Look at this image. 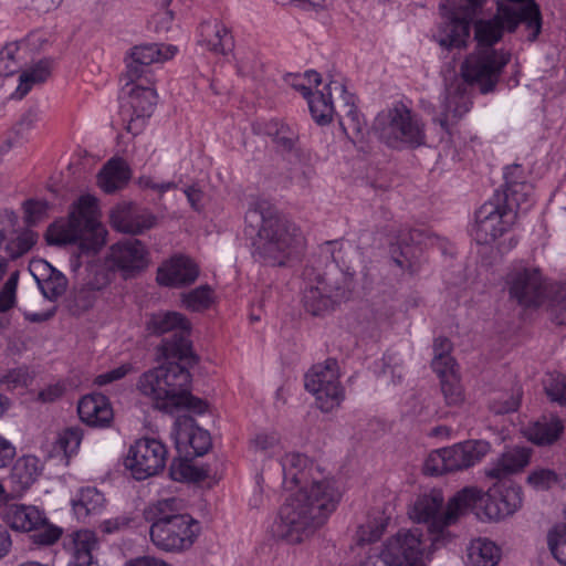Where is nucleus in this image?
<instances>
[{
  "instance_id": "1",
  "label": "nucleus",
  "mask_w": 566,
  "mask_h": 566,
  "mask_svg": "<svg viewBox=\"0 0 566 566\" xmlns=\"http://www.w3.org/2000/svg\"><path fill=\"white\" fill-rule=\"evenodd\" d=\"M283 485L286 490L298 486L281 506L274 532L290 544H300L321 530L335 512L342 493L331 478L308 482L311 469L301 453H286L281 459Z\"/></svg>"
},
{
  "instance_id": "2",
  "label": "nucleus",
  "mask_w": 566,
  "mask_h": 566,
  "mask_svg": "<svg viewBox=\"0 0 566 566\" xmlns=\"http://www.w3.org/2000/svg\"><path fill=\"white\" fill-rule=\"evenodd\" d=\"M520 23L523 22L511 8H499L494 18L475 23L478 50L464 61L461 69L464 81L452 84L447 90L442 111L434 119L443 130L449 132L450 127L470 111V84H478L483 94L494 90L503 67L510 61V55L492 46L501 40L504 30L513 32Z\"/></svg>"
},
{
  "instance_id": "3",
  "label": "nucleus",
  "mask_w": 566,
  "mask_h": 566,
  "mask_svg": "<svg viewBox=\"0 0 566 566\" xmlns=\"http://www.w3.org/2000/svg\"><path fill=\"white\" fill-rule=\"evenodd\" d=\"M190 382L191 375L186 367L169 363L142 374L137 389L159 411L175 413L187 409L201 415L207 403L190 394Z\"/></svg>"
},
{
  "instance_id": "4",
  "label": "nucleus",
  "mask_w": 566,
  "mask_h": 566,
  "mask_svg": "<svg viewBox=\"0 0 566 566\" xmlns=\"http://www.w3.org/2000/svg\"><path fill=\"white\" fill-rule=\"evenodd\" d=\"M150 523L153 544L165 552H182L190 548L199 535V522L184 512L182 501L168 497L150 503L144 511Z\"/></svg>"
},
{
  "instance_id": "5",
  "label": "nucleus",
  "mask_w": 566,
  "mask_h": 566,
  "mask_svg": "<svg viewBox=\"0 0 566 566\" xmlns=\"http://www.w3.org/2000/svg\"><path fill=\"white\" fill-rule=\"evenodd\" d=\"M107 231L98 220L97 201L82 196L70 211L67 220H59L46 231L49 244L78 243L84 253H96L106 242Z\"/></svg>"
},
{
  "instance_id": "6",
  "label": "nucleus",
  "mask_w": 566,
  "mask_h": 566,
  "mask_svg": "<svg viewBox=\"0 0 566 566\" xmlns=\"http://www.w3.org/2000/svg\"><path fill=\"white\" fill-rule=\"evenodd\" d=\"M480 496V489L464 488L449 500L446 510L442 511L443 496L441 492L432 491L430 494L417 499L410 512V517L418 523L428 524L429 531L433 535V544L446 541L449 536L446 530L468 513L476 504Z\"/></svg>"
},
{
  "instance_id": "7",
  "label": "nucleus",
  "mask_w": 566,
  "mask_h": 566,
  "mask_svg": "<svg viewBox=\"0 0 566 566\" xmlns=\"http://www.w3.org/2000/svg\"><path fill=\"white\" fill-rule=\"evenodd\" d=\"M247 218L262 222L253 242L254 256L269 265H284L301 244L298 228L285 218L256 209L249 211Z\"/></svg>"
},
{
  "instance_id": "8",
  "label": "nucleus",
  "mask_w": 566,
  "mask_h": 566,
  "mask_svg": "<svg viewBox=\"0 0 566 566\" xmlns=\"http://www.w3.org/2000/svg\"><path fill=\"white\" fill-rule=\"evenodd\" d=\"M146 327L154 335L171 333V337L165 338L161 344L165 358L186 360L188 364L196 363L189 339L191 325L185 315L178 312L154 313L147 319Z\"/></svg>"
},
{
  "instance_id": "9",
  "label": "nucleus",
  "mask_w": 566,
  "mask_h": 566,
  "mask_svg": "<svg viewBox=\"0 0 566 566\" xmlns=\"http://www.w3.org/2000/svg\"><path fill=\"white\" fill-rule=\"evenodd\" d=\"M374 130L390 147H416L424 143L422 125L405 105L399 104L380 112L374 122Z\"/></svg>"
},
{
  "instance_id": "10",
  "label": "nucleus",
  "mask_w": 566,
  "mask_h": 566,
  "mask_svg": "<svg viewBox=\"0 0 566 566\" xmlns=\"http://www.w3.org/2000/svg\"><path fill=\"white\" fill-rule=\"evenodd\" d=\"M485 0H450L441 6L442 21L436 39L447 49H461L467 45L470 25Z\"/></svg>"
},
{
  "instance_id": "11",
  "label": "nucleus",
  "mask_w": 566,
  "mask_h": 566,
  "mask_svg": "<svg viewBox=\"0 0 566 566\" xmlns=\"http://www.w3.org/2000/svg\"><path fill=\"white\" fill-rule=\"evenodd\" d=\"M491 451L485 440H467L449 448L431 452L424 462V471L431 475L467 470L480 463Z\"/></svg>"
},
{
  "instance_id": "12",
  "label": "nucleus",
  "mask_w": 566,
  "mask_h": 566,
  "mask_svg": "<svg viewBox=\"0 0 566 566\" xmlns=\"http://www.w3.org/2000/svg\"><path fill=\"white\" fill-rule=\"evenodd\" d=\"M419 528L401 530L389 538L375 559L365 566H426V545Z\"/></svg>"
},
{
  "instance_id": "13",
  "label": "nucleus",
  "mask_w": 566,
  "mask_h": 566,
  "mask_svg": "<svg viewBox=\"0 0 566 566\" xmlns=\"http://www.w3.org/2000/svg\"><path fill=\"white\" fill-rule=\"evenodd\" d=\"M338 365L335 359L313 366L305 375V388L315 397L316 406L323 412L339 407L344 399V388L338 380Z\"/></svg>"
},
{
  "instance_id": "14",
  "label": "nucleus",
  "mask_w": 566,
  "mask_h": 566,
  "mask_svg": "<svg viewBox=\"0 0 566 566\" xmlns=\"http://www.w3.org/2000/svg\"><path fill=\"white\" fill-rule=\"evenodd\" d=\"M352 286V279L342 273L335 277L329 275L318 277L316 284L310 285L304 291V307L314 316L322 315L348 300Z\"/></svg>"
},
{
  "instance_id": "15",
  "label": "nucleus",
  "mask_w": 566,
  "mask_h": 566,
  "mask_svg": "<svg viewBox=\"0 0 566 566\" xmlns=\"http://www.w3.org/2000/svg\"><path fill=\"white\" fill-rule=\"evenodd\" d=\"M515 221L512 210L505 209L493 196L475 212L472 234L479 244H489L509 231Z\"/></svg>"
},
{
  "instance_id": "16",
  "label": "nucleus",
  "mask_w": 566,
  "mask_h": 566,
  "mask_svg": "<svg viewBox=\"0 0 566 566\" xmlns=\"http://www.w3.org/2000/svg\"><path fill=\"white\" fill-rule=\"evenodd\" d=\"M167 450L157 439L143 438L128 450L125 467L136 480H145L165 468Z\"/></svg>"
},
{
  "instance_id": "17",
  "label": "nucleus",
  "mask_w": 566,
  "mask_h": 566,
  "mask_svg": "<svg viewBox=\"0 0 566 566\" xmlns=\"http://www.w3.org/2000/svg\"><path fill=\"white\" fill-rule=\"evenodd\" d=\"M510 297L525 307L539 306L546 298V286L538 269L516 266L506 275Z\"/></svg>"
},
{
  "instance_id": "18",
  "label": "nucleus",
  "mask_w": 566,
  "mask_h": 566,
  "mask_svg": "<svg viewBox=\"0 0 566 566\" xmlns=\"http://www.w3.org/2000/svg\"><path fill=\"white\" fill-rule=\"evenodd\" d=\"M178 52L177 46L165 43H149L136 45L126 59V77L130 81H140L147 77L149 66L172 59Z\"/></svg>"
},
{
  "instance_id": "19",
  "label": "nucleus",
  "mask_w": 566,
  "mask_h": 566,
  "mask_svg": "<svg viewBox=\"0 0 566 566\" xmlns=\"http://www.w3.org/2000/svg\"><path fill=\"white\" fill-rule=\"evenodd\" d=\"M171 438L179 454L186 457H200L211 448V438L208 431L196 426L193 418L179 416L171 430Z\"/></svg>"
},
{
  "instance_id": "20",
  "label": "nucleus",
  "mask_w": 566,
  "mask_h": 566,
  "mask_svg": "<svg viewBox=\"0 0 566 566\" xmlns=\"http://www.w3.org/2000/svg\"><path fill=\"white\" fill-rule=\"evenodd\" d=\"M522 171L520 166L505 169V189L496 191L493 196L505 209L510 208L516 220L518 214L527 212L533 206V187L526 181H518L517 175Z\"/></svg>"
},
{
  "instance_id": "21",
  "label": "nucleus",
  "mask_w": 566,
  "mask_h": 566,
  "mask_svg": "<svg viewBox=\"0 0 566 566\" xmlns=\"http://www.w3.org/2000/svg\"><path fill=\"white\" fill-rule=\"evenodd\" d=\"M106 263L111 269L130 275L147 268L148 251L140 240L125 239L111 245Z\"/></svg>"
},
{
  "instance_id": "22",
  "label": "nucleus",
  "mask_w": 566,
  "mask_h": 566,
  "mask_svg": "<svg viewBox=\"0 0 566 566\" xmlns=\"http://www.w3.org/2000/svg\"><path fill=\"white\" fill-rule=\"evenodd\" d=\"M480 501L484 507V515L490 521H499L514 514L523 503L522 489L518 485H503L491 490L488 494L481 492Z\"/></svg>"
},
{
  "instance_id": "23",
  "label": "nucleus",
  "mask_w": 566,
  "mask_h": 566,
  "mask_svg": "<svg viewBox=\"0 0 566 566\" xmlns=\"http://www.w3.org/2000/svg\"><path fill=\"white\" fill-rule=\"evenodd\" d=\"M109 220L112 227L119 232L139 234L151 229L157 218L132 202H122L111 210Z\"/></svg>"
},
{
  "instance_id": "24",
  "label": "nucleus",
  "mask_w": 566,
  "mask_h": 566,
  "mask_svg": "<svg viewBox=\"0 0 566 566\" xmlns=\"http://www.w3.org/2000/svg\"><path fill=\"white\" fill-rule=\"evenodd\" d=\"M199 276V266L187 255L177 254L164 262L157 271V282L168 287H184Z\"/></svg>"
},
{
  "instance_id": "25",
  "label": "nucleus",
  "mask_w": 566,
  "mask_h": 566,
  "mask_svg": "<svg viewBox=\"0 0 566 566\" xmlns=\"http://www.w3.org/2000/svg\"><path fill=\"white\" fill-rule=\"evenodd\" d=\"M334 87L340 94L343 109L339 118V125L345 135L353 142L363 136L366 128V120L358 112L355 105V96L347 92L345 85L336 80L329 82V88Z\"/></svg>"
},
{
  "instance_id": "26",
  "label": "nucleus",
  "mask_w": 566,
  "mask_h": 566,
  "mask_svg": "<svg viewBox=\"0 0 566 566\" xmlns=\"http://www.w3.org/2000/svg\"><path fill=\"white\" fill-rule=\"evenodd\" d=\"M64 547L71 553L67 566H98L93 555L98 547V541L93 531L73 532L65 537Z\"/></svg>"
},
{
  "instance_id": "27",
  "label": "nucleus",
  "mask_w": 566,
  "mask_h": 566,
  "mask_svg": "<svg viewBox=\"0 0 566 566\" xmlns=\"http://www.w3.org/2000/svg\"><path fill=\"white\" fill-rule=\"evenodd\" d=\"M81 420L92 427H107L114 413L108 399L101 394L84 396L77 405Z\"/></svg>"
},
{
  "instance_id": "28",
  "label": "nucleus",
  "mask_w": 566,
  "mask_h": 566,
  "mask_svg": "<svg viewBox=\"0 0 566 566\" xmlns=\"http://www.w3.org/2000/svg\"><path fill=\"white\" fill-rule=\"evenodd\" d=\"M530 452L525 448H514L505 451L484 469L488 478L502 480L521 471L530 461Z\"/></svg>"
},
{
  "instance_id": "29",
  "label": "nucleus",
  "mask_w": 566,
  "mask_h": 566,
  "mask_svg": "<svg viewBox=\"0 0 566 566\" xmlns=\"http://www.w3.org/2000/svg\"><path fill=\"white\" fill-rule=\"evenodd\" d=\"M4 521L11 528L21 532H32L45 523V514L36 506L10 504L3 514Z\"/></svg>"
},
{
  "instance_id": "30",
  "label": "nucleus",
  "mask_w": 566,
  "mask_h": 566,
  "mask_svg": "<svg viewBox=\"0 0 566 566\" xmlns=\"http://www.w3.org/2000/svg\"><path fill=\"white\" fill-rule=\"evenodd\" d=\"M136 82L128 80L123 92L128 95V104L136 119L149 117L157 103L156 91Z\"/></svg>"
},
{
  "instance_id": "31",
  "label": "nucleus",
  "mask_w": 566,
  "mask_h": 566,
  "mask_svg": "<svg viewBox=\"0 0 566 566\" xmlns=\"http://www.w3.org/2000/svg\"><path fill=\"white\" fill-rule=\"evenodd\" d=\"M15 221L12 229L6 231L4 238L0 240V256H6V261L9 259H17L24 253L29 252L35 244L38 235L30 230L18 232Z\"/></svg>"
},
{
  "instance_id": "32",
  "label": "nucleus",
  "mask_w": 566,
  "mask_h": 566,
  "mask_svg": "<svg viewBox=\"0 0 566 566\" xmlns=\"http://www.w3.org/2000/svg\"><path fill=\"white\" fill-rule=\"evenodd\" d=\"M129 178V167L120 158L108 160L97 176L98 186L106 193H113L124 188Z\"/></svg>"
},
{
  "instance_id": "33",
  "label": "nucleus",
  "mask_w": 566,
  "mask_h": 566,
  "mask_svg": "<svg viewBox=\"0 0 566 566\" xmlns=\"http://www.w3.org/2000/svg\"><path fill=\"white\" fill-rule=\"evenodd\" d=\"M511 3L499 8H511L525 24L528 41H535L542 30V14L535 0H509Z\"/></svg>"
},
{
  "instance_id": "34",
  "label": "nucleus",
  "mask_w": 566,
  "mask_h": 566,
  "mask_svg": "<svg viewBox=\"0 0 566 566\" xmlns=\"http://www.w3.org/2000/svg\"><path fill=\"white\" fill-rule=\"evenodd\" d=\"M198 42L209 51L223 53L231 42V36L220 21L210 20L201 23Z\"/></svg>"
},
{
  "instance_id": "35",
  "label": "nucleus",
  "mask_w": 566,
  "mask_h": 566,
  "mask_svg": "<svg viewBox=\"0 0 566 566\" xmlns=\"http://www.w3.org/2000/svg\"><path fill=\"white\" fill-rule=\"evenodd\" d=\"M53 60L45 57L25 69L19 77V85L13 94L17 98L24 97L33 86L44 83L51 74Z\"/></svg>"
},
{
  "instance_id": "36",
  "label": "nucleus",
  "mask_w": 566,
  "mask_h": 566,
  "mask_svg": "<svg viewBox=\"0 0 566 566\" xmlns=\"http://www.w3.org/2000/svg\"><path fill=\"white\" fill-rule=\"evenodd\" d=\"M500 557V548L486 538L474 539L468 547V560L471 566H495Z\"/></svg>"
},
{
  "instance_id": "37",
  "label": "nucleus",
  "mask_w": 566,
  "mask_h": 566,
  "mask_svg": "<svg viewBox=\"0 0 566 566\" xmlns=\"http://www.w3.org/2000/svg\"><path fill=\"white\" fill-rule=\"evenodd\" d=\"M564 430L563 422L558 418L543 419L530 426L525 434L538 446H547L555 442Z\"/></svg>"
},
{
  "instance_id": "38",
  "label": "nucleus",
  "mask_w": 566,
  "mask_h": 566,
  "mask_svg": "<svg viewBox=\"0 0 566 566\" xmlns=\"http://www.w3.org/2000/svg\"><path fill=\"white\" fill-rule=\"evenodd\" d=\"M336 92L334 87L329 88V83L324 87V91L314 92L308 97L307 104L313 119L319 124H328L334 114V105L331 99L332 92Z\"/></svg>"
},
{
  "instance_id": "39",
  "label": "nucleus",
  "mask_w": 566,
  "mask_h": 566,
  "mask_svg": "<svg viewBox=\"0 0 566 566\" xmlns=\"http://www.w3.org/2000/svg\"><path fill=\"white\" fill-rule=\"evenodd\" d=\"M105 497L96 488H83L73 500V510L78 518L99 513L105 506Z\"/></svg>"
},
{
  "instance_id": "40",
  "label": "nucleus",
  "mask_w": 566,
  "mask_h": 566,
  "mask_svg": "<svg viewBox=\"0 0 566 566\" xmlns=\"http://www.w3.org/2000/svg\"><path fill=\"white\" fill-rule=\"evenodd\" d=\"M40 460L34 455L19 458L11 471L12 479L21 489H28L41 473Z\"/></svg>"
},
{
  "instance_id": "41",
  "label": "nucleus",
  "mask_w": 566,
  "mask_h": 566,
  "mask_svg": "<svg viewBox=\"0 0 566 566\" xmlns=\"http://www.w3.org/2000/svg\"><path fill=\"white\" fill-rule=\"evenodd\" d=\"M83 439V431L78 427H70L60 431L53 442L51 453L53 457L70 458L77 452Z\"/></svg>"
},
{
  "instance_id": "42",
  "label": "nucleus",
  "mask_w": 566,
  "mask_h": 566,
  "mask_svg": "<svg viewBox=\"0 0 566 566\" xmlns=\"http://www.w3.org/2000/svg\"><path fill=\"white\" fill-rule=\"evenodd\" d=\"M34 266L42 268L44 271L49 272L48 277H43L41 283V290L45 297L55 300L65 292L67 281L61 272L56 271L44 261L34 263Z\"/></svg>"
},
{
  "instance_id": "43",
  "label": "nucleus",
  "mask_w": 566,
  "mask_h": 566,
  "mask_svg": "<svg viewBox=\"0 0 566 566\" xmlns=\"http://www.w3.org/2000/svg\"><path fill=\"white\" fill-rule=\"evenodd\" d=\"M266 135L283 150H291L297 140V132L280 119H271L264 126Z\"/></svg>"
},
{
  "instance_id": "44",
  "label": "nucleus",
  "mask_w": 566,
  "mask_h": 566,
  "mask_svg": "<svg viewBox=\"0 0 566 566\" xmlns=\"http://www.w3.org/2000/svg\"><path fill=\"white\" fill-rule=\"evenodd\" d=\"M214 302L213 290L209 285H201L188 293H182V306L191 312H201Z\"/></svg>"
},
{
  "instance_id": "45",
  "label": "nucleus",
  "mask_w": 566,
  "mask_h": 566,
  "mask_svg": "<svg viewBox=\"0 0 566 566\" xmlns=\"http://www.w3.org/2000/svg\"><path fill=\"white\" fill-rule=\"evenodd\" d=\"M21 44L19 42L8 43L0 51V75L9 76L14 74L21 66Z\"/></svg>"
},
{
  "instance_id": "46",
  "label": "nucleus",
  "mask_w": 566,
  "mask_h": 566,
  "mask_svg": "<svg viewBox=\"0 0 566 566\" xmlns=\"http://www.w3.org/2000/svg\"><path fill=\"white\" fill-rule=\"evenodd\" d=\"M547 543L553 556L566 566V524L554 526L547 535Z\"/></svg>"
},
{
  "instance_id": "47",
  "label": "nucleus",
  "mask_w": 566,
  "mask_h": 566,
  "mask_svg": "<svg viewBox=\"0 0 566 566\" xmlns=\"http://www.w3.org/2000/svg\"><path fill=\"white\" fill-rule=\"evenodd\" d=\"M101 290V286L94 285L93 283H87L83 287L78 289L73 298L72 311L74 314H81L91 307H93L96 298L97 292Z\"/></svg>"
},
{
  "instance_id": "48",
  "label": "nucleus",
  "mask_w": 566,
  "mask_h": 566,
  "mask_svg": "<svg viewBox=\"0 0 566 566\" xmlns=\"http://www.w3.org/2000/svg\"><path fill=\"white\" fill-rule=\"evenodd\" d=\"M559 479L554 470L537 468L530 472L527 483L535 490L544 491L553 488Z\"/></svg>"
},
{
  "instance_id": "49",
  "label": "nucleus",
  "mask_w": 566,
  "mask_h": 566,
  "mask_svg": "<svg viewBox=\"0 0 566 566\" xmlns=\"http://www.w3.org/2000/svg\"><path fill=\"white\" fill-rule=\"evenodd\" d=\"M280 447L276 432H259L250 441V449L263 455H271Z\"/></svg>"
},
{
  "instance_id": "50",
  "label": "nucleus",
  "mask_w": 566,
  "mask_h": 566,
  "mask_svg": "<svg viewBox=\"0 0 566 566\" xmlns=\"http://www.w3.org/2000/svg\"><path fill=\"white\" fill-rule=\"evenodd\" d=\"M544 388L551 400L559 405H566V376L548 375L544 380Z\"/></svg>"
},
{
  "instance_id": "51",
  "label": "nucleus",
  "mask_w": 566,
  "mask_h": 566,
  "mask_svg": "<svg viewBox=\"0 0 566 566\" xmlns=\"http://www.w3.org/2000/svg\"><path fill=\"white\" fill-rule=\"evenodd\" d=\"M32 532V542L40 546H51L55 544L62 536V528L50 524L46 517L45 523Z\"/></svg>"
},
{
  "instance_id": "52",
  "label": "nucleus",
  "mask_w": 566,
  "mask_h": 566,
  "mask_svg": "<svg viewBox=\"0 0 566 566\" xmlns=\"http://www.w3.org/2000/svg\"><path fill=\"white\" fill-rule=\"evenodd\" d=\"M19 272L11 273L0 290V313L9 311L15 304V292L18 286Z\"/></svg>"
},
{
  "instance_id": "53",
  "label": "nucleus",
  "mask_w": 566,
  "mask_h": 566,
  "mask_svg": "<svg viewBox=\"0 0 566 566\" xmlns=\"http://www.w3.org/2000/svg\"><path fill=\"white\" fill-rule=\"evenodd\" d=\"M441 391L448 405H459L463 400L462 387L455 375L441 378Z\"/></svg>"
},
{
  "instance_id": "54",
  "label": "nucleus",
  "mask_w": 566,
  "mask_h": 566,
  "mask_svg": "<svg viewBox=\"0 0 566 566\" xmlns=\"http://www.w3.org/2000/svg\"><path fill=\"white\" fill-rule=\"evenodd\" d=\"M30 380L29 374L23 368L12 369L6 373L0 371V388L8 390L24 387Z\"/></svg>"
},
{
  "instance_id": "55",
  "label": "nucleus",
  "mask_w": 566,
  "mask_h": 566,
  "mask_svg": "<svg viewBox=\"0 0 566 566\" xmlns=\"http://www.w3.org/2000/svg\"><path fill=\"white\" fill-rule=\"evenodd\" d=\"M24 219L28 224H35L46 213L48 203L42 200H28L24 202Z\"/></svg>"
},
{
  "instance_id": "56",
  "label": "nucleus",
  "mask_w": 566,
  "mask_h": 566,
  "mask_svg": "<svg viewBox=\"0 0 566 566\" xmlns=\"http://www.w3.org/2000/svg\"><path fill=\"white\" fill-rule=\"evenodd\" d=\"M432 368L440 378L450 377L454 374V359L450 355H434L432 359Z\"/></svg>"
},
{
  "instance_id": "57",
  "label": "nucleus",
  "mask_w": 566,
  "mask_h": 566,
  "mask_svg": "<svg viewBox=\"0 0 566 566\" xmlns=\"http://www.w3.org/2000/svg\"><path fill=\"white\" fill-rule=\"evenodd\" d=\"M133 370L132 364H123L112 370L103 373L95 378V384L98 386H105L113 381L124 378L127 374Z\"/></svg>"
},
{
  "instance_id": "58",
  "label": "nucleus",
  "mask_w": 566,
  "mask_h": 566,
  "mask_svg": "<svg viewBox=\"0 0 566 566\" xmlns=\"http://www.w3.org/2000/svg\"><path fill=\"white\" fill-rule=\"evenodd\" d=\"M132 521V517L128 515H119L103 521L99 527L101 531L105 534H114L127 528L130 525Z\"/></svg>"
},
{
  "instance_id": "59",
  "label": "nucleus",
  "mask_w": 566,
  "mask_h": 566,
  "mask_svg": "<svg viewBox=\"0 0 566 566\" xmlns=\"http://www.w3.org/2000/svg\"><path fill=\"white\" fill-rule=\"evenodd\" d=\"M39 119V112L35 108L27 111L14 126V132L19 136H23L30 129H32Z\"/></svg>"
},
{
  "instance_id": "60",
  "label": "nucleus",
  "mask_w": 566,
  "mask_h": 566,
  "mask_svg": "<svg viewBox=\"0 0 566 566\" xmlns=\"http://www.w3.org/2000/svg\"><path fill=\"white\" fill-rule=\"evenodd\" d=\"M520 405V392L512 394L510 397L504 399L494 400L491 403V409L495 413H507L511 411H515Z\"/></svg>"
},
{
  "instance_id": "61",
  "label": "nucleus",
  "mask_w": 566,
  "mask_h": 566,
  "mask_svg": "<svg viewBox=\"0 0 566 566\" xmlns=\"http://www.w3.org/2000/svg\"><path fill=\"white\" fill-rule=\"evenodd\" d=\"M15 457V447L0 436V468L9 465Z\"/></svg>"
},
{
  "instance_id": "62",
  "label": "nucleus",
  "mask_w": 566,
  "mask_h": 566,
  "mask_svg": "<svg viewBox=\"0 0 566 566\" xmlns=\"http://www.w3.org/2000/svg\"><path fill=\"white\" fill-rule=\"evenodd\" d=\"M174 20L172 10L158 11L153 17V23L157 32L168 31Z\"/></svg>"
},
{
  "instance_id": "63",
  "label": "nucleus",
  "mask_w": 566,
  "mask_h": 566,
  "mask_svg": "<svg viewBox=\"0 0 566 566\" xmlns=\"http://www.w3.org/2000/svg\"><path fill=\"white\" fill-rule=\"evenodd\" d=\"M64 394V386L61 384L50 385L40 391L39 398L44 402H52L62 397Z\"/></svg>"
},
{
  "instance_id": "64",
  "label": "nucleus",
  "mask_w": 566,
  "mask_h": 566,
  "mask_svg": "<svg viewBox=\"0 0 566 566\" xmlns=\"http://www.w3.org/2000/svg\"><path fill=\"white\" fill-rule=\"evenodd\" d=\"M48 42L45 33L41 31L31 32L28 36L19 42L21 45L28 46L31 50H40Z\"/></svg>"
}]
</instances>
